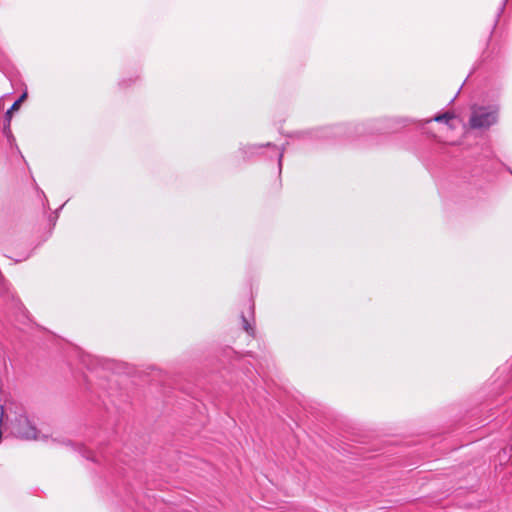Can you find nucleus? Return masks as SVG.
<instances>
[{
  "label": "nucleus",
  "mask_w": 512,
  "mask_h": 512,
  "mask_svg": "<svg viewBox=\"0 0 512 512\" xmlns=\"http://www.w3.org/2000/svg\"><path fill=\"white\" fill-rule=\"evenodd\" d=\"M364 132L363 125H345L338 124L327 126L313 131H305L298 133L302 137L315 139H337V138H353L360 136Z\"/></svg>",
  "instance_id": "f03ea898"
},
{
  "label": "nucleus",
  "mask_w": 512,
  "mask_h": 512,
  "mask_svg": "<svg viewBox=\"0 0 512 512\" xmlns=\"http://www.w3.org/2000/svg\"><path fill=\"white\" fill-rule=\"evenodd\" d=\"M0 357H2V359H3V370H6L7 369V365H6V362H5L4 355L2 353H0Z\"/></svg>",
  "instance_id": "f3484780"
},
{
  "label": "nucleus",
  "mask_w": 512,
  "mask_h": 512,
  "mask_svg": "<svg viewBox=\"0 0 512 512\" xmlns=\"http://www.w3.org/2000/svg\"><path fill=\"white\" fill-rule=\"evenodd\" d=\"M3 134L7 138V141L9 143V145L11 147H15L19 151V148H18V146L16 144V140H15L14 135L12 134V131H11L9 123H4V125H3Z\"/></svg>",
  "instance_id": "9d476101"
},
{
  "label": "nucleus",
  "mask_w": 512,
  "mask_h": 512,
  "mask_svg": "<svg viewBox=\"0 0 512 512\" xmlns=\"http://www.w3.org/2000/svg\"><path fill=\"white\" fill-rule=\"evenodd\" d=\"M498 120V108L492 106H478L471 107V115L469 125L472 129H488L496 124Z\"/></svg>",
  "instance_id": "20e7f679"
},
{
  "label": "nucleus",
  "mask_w": 512,
  "mask_h": 512,
  "mask_svg": "<svg viewBox=\"0 0 512 512\" xmlns=\"http://www.w3.org/2000/svg\"><path fill=\"white\" fill-rule=\"evenodd\" d=\"M64 205H65V204L61 205V206L59 207V209H58L57 211H55V213H54L53 215H50V217H49V221H50V223L52 224V226H55L56 221H57V219H58V211H59V210H61V209L63 208V206H64Z\"/></svg>",
  "instance_id": "4468645a"
},
{
  "label": "nucleus",
  "mask_w": 512,
  "mask_h": 512,
  "mask_svg": "<svg viewBox=\"0 0 512 512\" xmlns=\"http://www.w3.org/2000/svg\"><path fill=\"white\" fill-rule=\"evenodd\" d=\"M27 91H24L19 98L11 105L10 110L17 111L20 108L21 103L27 98Z\"/></svg>",
  "instance_id": "9b49d317"
},
{
  "label": "nucleus",
  "mask_w": 512,
  "mask_h": 512,
  "mask_svg": "<svg viewBox=\"0 0 512 512\" xmlns=\"http://www.w3.org/2000/svg\"><path fill=\"white\" fill-rule=\"evenodd\" d=\"M487 163V155L479 154L477 157L465 159L456 176L457 182H476L477 178L487 169Z\"/></svg>",
  "instance_id": "7ed1b4c3"
},
{
  "label": "nucleus",
  "mask_w": 512,
  "mask_h": 512,
  "mask_svg": "<svg viewBox=\"0 0 512 512\" xmlns=\"http://www.w3.org/2000/svg\"><path fill=\"white\" fill-rule=\"evenodd\" d=\"M131 82H132V80H131V79H129V83H128L125 79H123V80H121V81L119 82V85H120L121 87H128V86L130 85V83H131Z\"/></svg>",
  "instance_id": "dca6fc26"
},
{
  "label": "nucleus",
  "mask_w": 512,
  "mask_h": 512,
  "mask_svg": "<svg viewBox=\"0 0 512 512\" xmlns=\"http://www.w3.org/2000/svg\"><path fill=\"white\" fill-rule=\"evenodd\" d=\"M80 362L90 371L102 368L103 370L111 369V362L101 359L88 353L81 352L79 355Z\"/></svg>",
  "instance_id": "0eeeda50"
},
{
  "label": "nucleus",
  "mask_w": 512,
  "mask_h": 512,
  "mask_svg": "<svg viewBox=\"0 0 512 512\" xmlns=\"http://www.w3.org/2000/svg\"><path fill=\"white\" fill-rule=\"evenodd\" d=\"M243 329L249 334H254V328L251 326L244 314L241 315Z\"/></svg>",
  "instance_id": "f8f14e48"
},
{
  "label": "nucleus",
  "mask_w": 512,
  "mask_h": 512,
  "mask_svg": "<svg viewBox=\"0 0 512 512\" xmlns=\"http://www.w3.org/2000/svg\"><path fill=\"white\" fill-rule=\"evenodd\" d=\"M239 151L241 152L243 160L245 161L254 160L259 156H266L267 159L276 158L278 161V174L279 176L281 175L285 146L278 148L272 142H267L265 144H247L242 145L239 148Z\"/></svg>",
  "instance_id": "f257e3e1"
},
{
  "label": "nucleus",
  "mask_w": 512,
  "mask_h": 512,
  "mask_svg": "<svg viewBox=\"0 0 512 512\" xmlns=\"http://www.w3.org/2000/svg\"><path fill=\"white\" fill-rule=\"evenodd\" d=\"M29 256H30L29 254H28V255H26V256L23 258V260L28 259V258H29ZM20 261H22V259H17V260H16V262H20Z\"/></svg>",
  "instance_id": "a211bd4d"
},
{
  "label": "nucleus",
  "mask_w": 512,
  "mask_h": 512,
  "mask_svg": "<svg viewBox=\"0 0 512 512\" xmlns=\"http://www.w3.org/2000/svg\"><path fill=\"white\" fill-rule=\"evenodd\" d=\"M15 434L26 440L38 439V430L26 415H19L14 424Z\"/></svg>",
  "instance_id": "423d86ee"
},
{
  "label": "nucleus",
  "mask_w": 512,
  "mask_h": 512,
  "mask_svg": "<svg viewBox=\"0 0 512 512\" xmlns=\"http://www.w3.org/2000/svg\"><path fill=\"white\" fill-rule=\"evenodd\" d=\"M15 110H10V108L6 111L5 113V121L4 123H11V118H12V113L14 112Z\"/></svg>",
  "instance_id": "2eb2a0df"
},
{
  "label": "nucleus",
  "mask_w": 512,
  "mask_h": 512,
  "mask_svg": "<svg viewBox=\"0 0 512 512\" xmlns=\"http://www.w3.org/2000/svg\"><path fill=\"white\" fill-rule=\"evenodd\" d=\"M507 2H508V0H503L501 2L500 7L498 8V11H497V14H496V19H495V22H494V27L497 25L499 18L501 17L502 13L504 12V9L506 7Z\"/></svg>",
  "instance_id": "ddd939ff"
},
{
  "label": "nucleus",
  "mask_w": 512,
  "mask_h": 512,
  "mask_svg": "<svg viewBox=\"0 0 512 512\" xmlns=\"http://www.w3.org/2000/svg\"><path fill=\"white\" fill-rule=\"evenodd\" d=\"M454 118H455L454 113L447 111L442 114H437L433 118L425 120L424 123L427 124L432 121H436V122L445 123V124L449 125L450 120H452Z\"/></svg>",
  "instance_id": "6e6552de"
},
{
  "label": "nucleus",
  "mask_w": 512,
  "mask_h": 512,
  "mask_svg": "<svg viewBox=\"0 0 512 512\" xmlns=\"http://www.w3.org/2000/svg\"><path fill=\"white\" fill-rule=\"evenodd\" d=\"M0 295L4 301L9 302V309L13 312L19 323L27 324L30 322L28 310L25 308L20 299L16 298L10 291V286L0 274Z\"/></svg>",
  "instance_id": "39448f33"
},
{
  "label": "nucleus",
  "mask_w": 512,
  "mask_h": 512,
  "mask_svg": "<svg viewBox=\"0 0 512 512\" xmlns=\"http://www.w3.org/2000/svg\"><path fill=\"white\" fill-rule=\"evenodd\" d=\"M64 444L66 445H72L73 447H76L79 451V453L82 455V457H84L85 459L87 460H91L93 462H97L98 460L95 458V455L94 453L89 450L88 448H86L85 446L83 445H74L72 444L70 441H67V442H64Z\"/></svg>",
  "instance_id": "1a4fd4ad"
}]
</instances>
